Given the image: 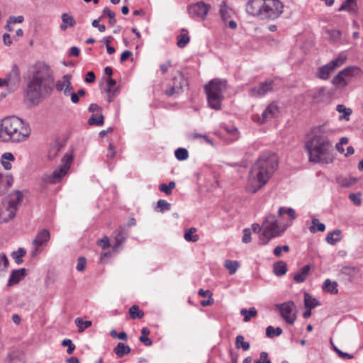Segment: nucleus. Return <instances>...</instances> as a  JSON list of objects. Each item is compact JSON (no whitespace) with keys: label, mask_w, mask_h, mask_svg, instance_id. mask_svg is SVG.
I'll list each match as a JSON object with an SVG mask.
<instances>
[{"label":"nucleus","mask_w":363,"mask_h":363,"mask_svg":"<svg viewBox=\"0 0 363 363\" xmlns=\"http://www.w3.org/2000/svg\"><path fill=\"white\" fill-rule=\"evenodd\" d=\"M54 72L45 62L38 61L28 70L26 95L32 103H38L40 99L49 94L53 89Z\"/></svg>","instance_id":"obj_1"},{"label":"nucleus","mask_w":363,"mask_h":363,"mask_svg":"<svg viewBox=\"0 0 363 363\" xmlns=\"http://www.w3.org/2000/svg\"><path fill=\"white\" fill-rule=\"evenodd\" d=\"M224 267L228 270L229 274L230 275H233L235 274L238 267L239 263L237 261H232V260H225Z\"/></svg>","instance_id":"obj_40"},{"label":"nucleus","mask_w":363,"mask_h":363,"mask_svg":"<svg viewBox=\"0 0 363 363\" xmlns=\"http://www.w3.org/2000/svg\"><path fill=\"white\" fill-rule=\"evenodd\" d=\"M274 87L273 80H267L259 84L258 86L253 87L250 89L249 94L252 97H261L272 91Z\"/></svg>","instance_id":"obj_13"},{"label":"nucleus","mask_w":363,"mask_h":363,"mask_svg":"<svg viewBox=\"0 0 363 363\" xmlns=\"http://www.w3.org/2000/svg\"><path fill=\"white\" fill-rule=\"evenodd\" d=\"M242 241L245 243H248L251 241V230L250 229H244Z\"/></svg>","instance_id":"obj_59"},{"label":"nucleus","mask_w":363,"mask_h":363,"mask_svg":"<svg viewBox=\"0 0 363 363\" xmlns=\"http://www.w3.org/2000/svg\"><path fill=\"white\" fill-rule=\"evenodd\" d=\"M71 79L72 76L70 74H65L61 79L57 80L55 84L54 83L56 89L58 91H63L66 86H69V83L71 82Z\"/></svg>","instance_id":"obj_21"},{"label":"nucleus","mask_w":363,"mask_h":363,"mask_svg":"<svg viewBox=\"0 0 363 363\" xmlns=\"http://www.w3.org/2000/svg\"><path fill=\"white\" fill-rule=\"evenodd\" d=\"M349 199L354 203L356 206H359L361 204V198L360 194H350L349 195Z\"/></svg>","instance_id":"obj_60"},{"label":"nucleus","mask_w":363,"mask_h":363,"mask_svg":"<svg viewBox=\"0 0 363 363\" xmlns=\"http://www.w3.org/2000/svg\"><path fill=\"white\" fill-rule=\"evenodd\" d=\"M50 235L48 230L43 229L40 230L33 240V245H34V249L32 251V255H36L39 252V247L43 244L48 242L50 240Z\"/></svg>","instance_id":"obj_14"},{"label":"nucleus","mask_w":363,"mask_h":363,"mask_svg":"<svg viewBox=\"0 0 363 363\" xmlns=\"http://www.w3.org/2000/svg\"><path fill=\"white\" fill-rule=\"evenodd\" d=\"M255 363H272V362L268 357L267 352H262L259 355V359L255 361Z\"/></svg>","instance_id":"obj_55"},{"label":"nucleus","mask_w":363,"mask_h":363,"mask_svg":"<svg viewBox=\"0 0 363 363\" xmlns=\"http://www.w3.org/2000/svg\"><path fill=\"white\" fill-rule=\"evenodd\" d=\"M113 234L115 239V247L123 243L128 237V232L125 230V226L121 227L120 230L114 231Z\"/></svg>","instance_id":"obj_18"},{"label":"nucleus","mask_w":363,"mask_h":363,"mask_svg":"<svg viewBox=\"0 0 363 363\" xmlns=\"http://www.w3.org/2000/svg\"><path fill=\"white\" fill-rule=\"evenodd\" d=\"M305 147L311 162L329 164L333 160V144L323 127L314 128L312 136L305 143Z\"/></svg>","instance_id":"obj_2"},{"label":"nucleus","mask_w":363,"mask_h":363,"mask_svg":"<svg viewBox=\"0 0 363 363\" xmlns=\"http://www.w3.org/2000/svg\"><path fill=\"white\" fill-rule=\"evenodd\" d=\"M76 325L78 327L79 333H82L85 329L89 328L92 323L90 320H83L81 318H77L74 320Z\"/></svg>","instance_id":"obj_37"},{"label":"nucleus","mask_w":363,"mask_h":363,"mask_svg":"<svg viewBox=\"0 0 363 363\" xmlns=\"http://www.w3.org/2000/svg\"><path fill=\"white\" fill-rule=\"evenodd\" d=\"M279 114V107L277 103L272 102L269 104L266 109L263 111L262 117L259 118L260 123H264L269 120L277 117Z\"/></svg>","instance_id":"obj_15"},{"label":"nucleus","mask_w":363,"mask_h":363,"mask_svg":"<svg viewBox=\"0 0 363 363\" xmlns=\"http://www.w3.org/2000/svg\"><path fill=\"white\" fill-rule=\"evenodd\" d=\"M281 233L277 220L274 215L267 216L262 223V232L259 235L261 245L267 244L272 238H275Z\"/></svg>","instance_id":"obj_7"},{"label":"nucleus","mask_w":363,"mask_h":363,"mask_svg":"<svg viewBox=\"0 0 363 363\" xmlns=\"http://www.w3.org/2000/svg\"><path fill=\"white\" fill-rule=\"evenodd\" d=\"M62 21L63 23L68 24L70 27H73L75 24V20L74 18L67 13H63L62 15Z\"/></svg>","instance_id":"obj_53"},{"label":"nucleus","mask_w":363,"mask_h":363,"mask_svg":"<svg viewBox=\"0 0 363 363\" xmlns=\"http://www.w3.org/2000/svg\"><path fill=\"white\" fill-rule=\"evenodd\" d=\"M325 89L324 87L320 88L318 91L312 95V99L315 102H318L319 101V97L322 96L324 94Z\"/></svg>","instance_id":"obj_63"},{"label":"nucleus","mask_w":363,"mask_h":363,"mask_svg":"<svg viewBox=\"0 0 363 363\" xmlns=\"http://www.w3.org/2000/svg\"><path fill=\"white\" fill-rule=\"evenodd\" d=\"M186 84V80L183 76H180L179 78L174 77L173 79V86H177L180 88V93L183 92V86Z\"/></svg>","instance_id":"obj_49"},{"label":"nucleus","mask_w":363,"mask_h":363,"mask_svg":"<svg viewBox=\"0 0 363 363\" xmlns=\"http://www.w3.org/2000/svg\"><path fill=\"white\" fill-rule=\"evenodd\" d=\"M62 145L58 143H56L52 147H51L48 154V160L50 161L53 160L57 155L58 152L60 151Z\"/></svg>","instance_id":"obj_42"},{"label":"nucleus","mask_w":363,"mask_h":363,"mask_svg":"<svg viewBox=\"0 0 363 363\" xmlns=\"http://www.w3.org/2000/svg\"><path fill=\"white\" fill-rule=\"evenodd\" d=\"M310 272V266L309 265H305L301 269V271L296 274L294 277V280L296 283H302L303 282L307 276L308 275Z\"/></svg>","instance_id":"obj_22"},{"label":"nucleus","mask_w":363,"mask_h":363,"mask_svg":"<svg viewBox=\"0 0 363 363\" xmlns=\"http://www.w3.org/2000/svg\"><path fill=\"white\" fill-rule=\"evenodd\" d=\"M107 16L109 18V23L111 26H114L116 23V14L113 11H112L109 8L105 7L102 11V14L100 17L104 18Z\"/></svg>","instance_id":"obj_31"},{"label":"nucleus","mask_w":363,"mask_h":363,"mask_svg":"<svg viewBox=\"0 0 363 363\" xmlns=\"http://www.w3.org/2000/svg\"><path fill=\"white\" fill-rule=\"evenodd\" d=\"M211 8V4L205 3L203 1H199L196 3L189 5L187 11L192 19L204 21Z\"/></svg>","instance_id":"obj_11"},{"label":"nucleus","mask_w":363,"mask_h":363,"mask_svg":"<svg viewBox=\"0 0 363 363\" xmlns=\"http://www.w3.org/2000/svg\"><path fill=\"white\" fill-rule=\"evenodd\" d=\"M86 259L83 257H80L78 259L77 264L76 267L77 270L81 272L83 271L86 267Z\"/></svg>","instance_id":"obj_61"},{"label":"nucleus","mask_w":363,"mask_h":363,"mask_svg":"<svg viewBox=\"0 0 363 363\" xmlns=\"http://www.w3.org/2000/svg\"><path fill=\"white\" fill-rule=\"evenodd\" d=\"M332 83L337 86L345 87L347 85L348 80L342 74V72H340L333 77Z\"/></svg>","instance_id":"obj_27"},{"label":"nucleus","mask_w":363,"mask_h":363,"mask_svg":"<svg viewBox=\"0 0 363 363\" xmlns=\"http://www.w3.org/2000/svg\"><path fill=\"white\" fill-rule=\"evenodd\" d=\"M357 6L354 4H352L350 2H347V0H345L339 8V11H347L349 12H355Z\"/></svg>","instance_id":"obj_47"},{"label":"nucleus","mask_w":363,"mask_h":363,"mask_svg":"<svg viewBox=\"0 0 363 363\" xmlns=\"http://www.w3.org/2000/svg\"><path fill=\"white\" fill-rule=\"evenodd\" d=\"M73 160V154L72 152H66L62 159L63 164L57 168L51 173L43 175V180L50 184H56L60 182L62 177L66 175L70 168L71 163Z\"/></svg>","instance_id":"obj_8"},{"label":"nucleus","mask_w":363,"mask_h":363,"mask_svg":"<svg viewBox=\"0 0 363 363\" xmlns=\"http://www.w3.org/2000/svg\"><path fill=\"white\" fill-rule=\"evenodd\" d=\"M9 266V260L5 254L0 255V272L6 271Z\"/></svg>","instance_id":"obj_51"},{"label":"nucleus","mask_w":363,"mask_h":363,"mask_svg":"<svg viewBox=\"0 0 363 363\" xmlns=\"http://www.w3.org/2000/svg\"><path fill=\"white\" fill-rule=\"evenodd\" d=\"M62 345H63V346L68 345V348L67 349V352L69 354H72L75 349V345L72 343V340L69 339H65L62 342Z\"/></svg>","instance_id":"obj_54"},{"label":"nucleus","mask_w":363,"mask_h":363,"mask_svg":"<svg viewBox=\"0 0 363 363\" xmlns=\"http://www.w3.org/2000/svg\"><path fill=\"white\" fill-rule=\"evenodd\" d=\"M23 21H24V17L23 16H9V18L8 19V23H9V24L21 23Z\"/></svg>","instance_id":"obj_57"},{"label":"nucleus","mask_w":363,"mask_h":363,"mask_svg":"<svg viewBox=\"0 0 363 363\" xmlns=\"http://www.w3.org/2000/svg\"><path fill=\"white\" fill-rule=\"evenodd\" d=\"M110 335L113 337H118L120 340H125L128 338L127 334L125 332H121L118 333L115 330H112L110 332Z\"/></svg>","instance_id":"obj_56"},{"label":"nucleus","mask_w":363,"mask_h":363,"mask_svg":"<svg viewBox=\"0 0 363 363\" xmlns=\"http://www.w3.org/2000/svg\"><path fill=\"white\" fill-rule=\"evenodd\" d=\"M281 333L282 329L279 327L274 328L273 326H268L266 329V335L269 338L279 336Z\"/></svg>","instance_id":"obj_41"},{"label":"nucleus","mask_w":363,"mask_h":363,"mask_svg":"<svg viewBox=\"0 0 363 363\" xmlns=\"http://www.w3.org/2000/svg\"><path fill=\"white\" fill-rule=\"evenodd\" d=\"M340 72H342V74L349 81L351 77L359 73V69L357 67H348Z\"/></svg>","instance_id":"obj_36"},{"label":"nucleus","mask_w":363,"mask_h":363,"mask_svg":"<svg viewBox=\"0 0 363 363\" xmlns=\"http://www.w3.org/2000/svg\"><path fill=\"white\" fill-rule=\"evenodd\" d=\"M13 178L11 176H4L0 174V196L6 193L13 184Z\"/></svg>","instance_id":"obj_19"},{"label":"nucleus","mask_w":363,"mask_h":363,"mask_svg":"<svg viewBox=\"0 0 363 363\" xmlns=\"http://www.w3.org/2000/svg\"><path fill=\"white\" fill-rule=\"evenodd\" d=\"M304 303L306 308L312 309L317 306L320 305V303L317 299L306 293L304 295Z\"/></svg>","instance_id":"obj_29"},{"label":"nucleus","mask_w":363,"mask_h":363,"mask_svg":"<svg viewBox=\"0 0 363 363\" xmlns=\"http://www.w3.org/2000/svg\"><path fill=\"white\" fill-rule=\"evenodd\" d=\"M337 182L342 186H344V187L351 186L353 184H354L355 182H356V179H355L347 178V177H338L337 179Z\"/></svg>","instance_id":"obj_44"},{"label":"nucleus","mask_w":363,"mask_h":363,"mask_svg":"<svg viewBox=\"0 0 363 363\" xmlns=\"http://www.w3.org/2000/svg\"><path fill=\"white\" fill-rule=\"evenodd\" d=\"M337 111L339 113H343L344 116H340V118H346L347 116H349L352 113V110L349 108H346L342 104H339L336 107Z\"/></svg>","instance_id":"obj_50"},{"label":"nucleus","mask_w":363,"mask_h":363,"mask_svg":"<svg viewBox=\"0 0 363 363\" xmlns=\"http://www.w3.org/2000/svg\"><path fill=\"white\" fill-rule=\"evenodd\" d=\"M262 19L274 20L283 13L284 5L279 0H264Z\"/></svg>","instance_id":"obj_9"},{"label":"nucleus","mask_w":363,"mask_h":363,"mask_svg":"<svg viewBox=\"0 0 363 363\" xmlns=\"http://www.w3.org/2000/svg\"><path fill=\"white\" fill-rule=\"evenodd\" d=\"M26 254V251L24 248H18V250L13 251L11 253L12 258L15 260L17 264H21L23 263V257H24Z\"/></svg>","instance_id":"obj_30"},{"label":"nucleus","mask_w":363,"mask_h":363,"mask_svg":"<svg viewBox=\"0 0 363 363\" xmlns=\"http://www.w3.org/2000/svg\"><path fill=\"white\" fill-rule=\"evenodd\" d=\"M278 166L277 158L272 154H264L260 156L252 165L248 178L247 190L255 193L273 175Z\"/></svg>","instance_id":"obj_3"},{"label":"nucleus","mask_w":363,"mask_h":363,"mask_svg":"<svg viewBox=\"0 0 363 363\" xmlns=\"http://www.w3.org/2000/svg\"><path fill=\"white\" fill-rule=\"evenodd\" d=\"M129 314L132 319H140L144 316V312L140 310L137 305H133L129 308Z\"/></svg>","instance_id":"obj_32"},{"label":"nucleus","mask_w":363,"mask_h":363,"mask_svg":"<svg viewBox=\"0 0 363 363\" xmlns=\"http://www.w3.org/2000/svg\"><path fill=\"white\" fill-rule=\"evenodd\" d=\"M340 233L341 230L339 229L328 233L325 238L326 241L330 245H335L336 242L340 241Z\"/></svg>","instance_id":"obj_25"},{"label":"nucleus","mask_w":363,"mask_h":363,"mask_svg":"<svg viewBox=\"0 0 363 363\" xmlns=\"http://www.w3.org/2000/svg\"><path fill=\"white\" fill-rule=\"evenodd\" d=\"M97 243L103 250L108 248L110 245L108 238L106 236L98 240Z\"/></svg>","instance_id":"obj_62"},{"label":"nucleus","mask_w":363,"mask_h":363,"mask_svg":"<svg viewBox=\"0 0 363 363\" xmlns=\"http://www.w3.org/2000/svg\"><path fill=\"white\" fill-rule=\"evenodd\" d=\"M130 352V347L123 342H118L117 346L114 348V352L118 357H122L124 354H128Z\"/></svg>","instance_id":"obj_26"},{"label":"nucleus","mask_w":363,"mask_h":363,"mask_svg":"<svg viewBox=\"0 0 363 363\" xmlns=\"http://www.w3.org/2000/svg\"><path fill=\"white\" fill-rule=\"evenodd\" d=\"M91 25L94 28H97L100 32L106 30V26L104 24H99V19H95L92 21Z\"/></svg>","instance_id":"obj_64"},{"label":"nucleus","mask_w":363,"mask_h":363,"mask_svg":"<svg viewBox=\"0 0 363 363\" xmlns=\"http://www.w3.org/2000/svg\"><path fill=\"white\" fill-rule=\"evenodd\" d=\"M26 275V269L25 268L13 270L8 281V286H11L19 283Z\"/></svg>","instance_id":"obj_17"},{"label":"nucleus","mask_w":363,"mask_h":363,"mask_svg":"<svg viewBox=\"0 0 363 363\" xmlns=\"http://www.w3.org/2000/svg\"><path fill=\"white\" fill-rule=\"evenodd\" d=\"M235 347L237 349L241 348L247 351L250 349V343L245 341L244 337L242 335H238L235 338Z\"/></svg>","instance_id":"obj_33"},{"label":"nucleus","mask_w":363,"mask_h":363,"mask_svg":"<svg viewBox=\"0 0 363 363\" xmlns=\"http://www.w3.org/2000/svg\"><path fill=\"white\" fill-rule=\"evenodd\" d=\"M188 34L189 32L186 29H182L180 34L177 36V44L179 48H183L189 43L190 38Z\"/></svg>","instance_id":"obj_20"},{"label":"nucleus","mask_w":363,"mask_h":363,"mask_svg":"<svg viewBox=\"0 0 363 363\" xmlns=\"http://www.w3.org/2000/svg\"><path fill=\"white\" fill-rule=\"evenodd\" d=\"M240 314L243 315V320L245 322H248L252 318H255L257 316V312L254 307H252L250 308L249 309H241Z\"/></svg>","instance_id":"obj_28"},{"label":"nucleus","mask_w":363,"mask_h":363,"mask_svg":"<svg viewBox=\"0 0 363 363\" xmlns=\"http://www.w3.org/2000/svg\"><path fill=\"white\" fill-rule=\"evenodd\" d=\"M90 125H102L104 124V116L100 114L99 116L92 115L89 119Z\"/></svg>","instance_id":"obj_46"},{"label":"nucleus","mask_w":363,"mask_h":363,"mask_svg":"<svg viewBox=\"0 0 363 363\" xmlns=\"http://www.w3.org/2000/svg\"><path fill=\"white\" fill-rule=\"evenodd\" d=\"M326 33L328 35V38L332 42H336L341 37V33L337 30H327Z\"/></svg>","instance_id":"obj_48"},{"label":"nucleus","mask_w":363,"mask_h":363,"mask_svg":"<svg viewBox=\"0 0 363 363\" xmlns=\"http://www.w3.org/2000/svg\"><path fill=\"white\" fill-rule=\"evenodd\" d=\"M165 94L168 96H172L174 94H180V88H178L177 86H171L165 91Z\"/></svg>","instance_id":"obj_58"},{"label":"nucleus","mask_w":363,"mask_h":363,"mask_svg":"<svg viewBox=\"0 0 363 363\" xmlns=\"http://www.w3.org/2000/svg\"><path fill=\"white\" fill-rule=\"evenodd\" d=\"M175 157L178 160H185L189 157V153L186 149L179 147L175 150Z\"/></svg>","instance_id":"obj_45"},{"label":"nucleus","mask_w":363,"mask_h":363,"mask_svg":"<svg viewBox=\"0 0 363 363\" xmlns=\"http://www.w3.org/2000/svg\"><path fill=\"white\" fill-rule=\"evenodd\" d=\"M264 0H250L246 5V11L251 16H259L262 18Z\"/></svg>","instance_id":"obj_16"},{"label":"nucleus","mask_w":363,"mask_h":363,"mask_svg":"<svg viewBox=\"0 0 363 363\" xmlns=\"http://www.w3.org/2000/svg\"><path fill=\"white\" fill-rule=\"evenodd\" d=\"M227 81L220 79L211 80L204 86L209 106L215 110H220L222 107L223 93L226 89Z\"/></svg>","instance_id":"obj_5"},{"label":"nucleus","mask_w":363,"mask_h":363,"mask_svg":"<svg viewBox=\"0 0 363 363\" xmlns=\"http://www.w3.org/2000/svg\"><path fill=\"white\" fill-rule=\"evenodd\" d=\"M157 208H160L161 212H163L166 210H170L171 204L168 203L166 200L160 199L157 201Z\"/></svg>","instance_id":"obj_52"},{"label":"nucleus","mask_w":363,"mask_h":363,"mask_svg":"<svg viewBox=\"0 0 363 363\" xmlns=\"http://www.w3.org/2000/svg\"><path fill=\"white\" fill-rule=\"evenodd\" d=\"M273 272L277 277L284 275L287 272L286 263L284 261H279L274 264Z\"/></svg>","instance_id":"obj_23"},{"label":"nucleus","mask_w":363,"mask_h":363,"mask_svg":"<svg viewBox=\"0 0 363 363\" xmlns=\"http://www.w3.org/2000/svg\"><path fill=\"white\" fill-rule=\"evenodd\" d=\"M346 59L347 58L345 55H340L326 65L318 67L316 71L315 76L323 80L329 79L331 73L333 72L336 68L342 65Z\"/></svg>","instance_id":"obj_10"},{"label":"nucleus","mask_w":363,"mask_h":363,"mask_svg":"<svg viewBox=\"0 0 363 363\" xmlns=\"http://www.w3.org/2000/svg\"><path fill=\"white\" fill-rule=\"evenodd\" d=\"M107 92H108V101L111 102L112 101L113 97L115 95L116 89L113 90V87L116 85V80L113 79L112 78H108L107 79Z\"/></svg>","instance_id":"obj_39"},{"label":"nucleus","mask_w":363,"mask_h":363,"mask_svg":"<svg viewBox=\"0 0 363 363\" xmlns=\"http://www.w3.org/2000/svg\"><path fill=\"white\" fill-rule=\"evenodd\" d=\"M23 193L16 190L9 194V200L7 206L4 210H0V220L1 223H8L12 220L16 214L19 204L22 202Z\"/></svg>","instance_id":"obj_6"},{"label":"nucleus","mask_w":363,"mask_h":363,"mask_svg":"<svg viewBox=\"0 0 363 363\" xmlns=\"http://www.w3.org/2000/svg\"><path fill=\"white\" fill-rule=\"evenodd\" d=\"M196 228H191L188 230H186L184 233V239L188 242H195L199 240V237L197 234H196Z\"/></svg>","instance_id":"obj_34"},{"label":"nucleus","mask_w":363,"mask_h":363,"mask_svg":"<svg viewBox=\"0 0 363 363\" xmlns=\"http://www.w3.org/2000/svg\"><path fill=\"white\" fill-rule=\"evenodd\" d=\"M31 129L28 123L17 116H8L0 121V141L20 143L28 139Z\"/></svg>","instance_id":"obj_4"},{"label":"nucleus","mask_w":363,"mask_h":363,"mask_svg":"<svg viewBox=\"0 0 363 363\" xmlns=\"http://www.w3.org/2000/svg\"><path fill=\"white\" fill-rule=\"evenodd\" d=\"M294 303L293 301L284 302L281 304L277 305L281 317L284 319L286 323L292 325L294 323L296 315L295 313L291 314Z\"/></svg>","instance_id":"obj_12"},{"label":"nucleus","mask_w":363,"mask_h":363,"mask_svg":"<svg viewBox=\"0 0 363 363\" xmlns=\"http://www.w3.org/2000/svg\"><path fill=\"white\" fill-rule=\"evenodd\" d=\"M311 233H315L316 231L323 232L325 230V224L320 223L318 218H313L312 220V225L309 228Z\"/></svg>","instance_id":"obj_38"},{"label":"nucleus","mask_w":363,"mask_h":363,"mask_svg":"<svg viewBox=\"0 0 363 363\" xmlns=\"http://www.w3.org/2000/svg\"><path fill=\"white\" fill-rule=\"evenodd\" d=\"M323 289L331 294H337L338 293L337 283L336 281H331L330 279H327L323 285Z\"/></svg>","instance_id":"obj_24"},{"label":"nucleus","mask_w":363,"mask_h":363,"mask_svg":"<svg viewBox=\"0 0 363 363\" xmlns=\"http://www.w3.org/2000/svg\"><path fill=\"white\" fill-rule=\"evenodd\" d=\"M150 334V330L147 328H143L141 330V336L139 340L145 346H150L152 345V341L147 337Z\"/></svg>","instance_id":"obj_35"},{"label":"nucleus","mask_w":363,"mask_h":363,"mask_svg":"<svg viewBox=\"0 0 363 363\" xmlns=\"http://www.w3.org/2000/svg\"><path fill=\"white\" fill-rule=\"evenodd\" d=\"M219 13L222 20L224 21L230 18L229 8L227 6L225 2H223L220 4Z\"/></svg>","instance_id":"obj_43"}]
</instances>
